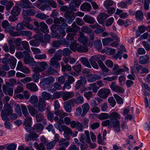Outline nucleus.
Instances as JSON below:
<instances>
[{
  "mask_svg": "<svg viewBox=\"0 0 150 150\" xmlns=\"http://www.w3.org/2000/svg\"><path fill=\"white\" fill-rule=\"evenodd\" d=\"M120 117V115L117 112L114 111L109 114V118L110 120H108L102 122L103 126H108L109 129L113 128L114 131L117 132H119L120 130V123L118 119Z\"/></svg>",
  "mask_w": 150,
  "mask_h": 150,
  "instance_id": "nucleus-1",
  "label": "nucleus"
},
{
  "mask_svg": "<svg viewBox=\"0 0 150 150\" xmlns=\"http://www.w3.org/2000/svg\"><path fill=\"white\" fill-rule=\"evenodd\" d=\"M4 110L1 111V117L4 120H9L7 117L8 115H10L13 112V110L11 105L8 103H6L4 105Z\"/></svg>",
  "mask_w": 150,
  "mask_h": 150,
  "instance_id": "nucleus-2",
  "label": "nucleus"
},
{
  "mask_svg": "<svg viewBox=\"0 0 150 150\" xmlns=\"http://www.w3.org/2000/svg\"><path fill=\"white\" fill-rule=\"evenodd\" d=\"M12 85L9 82H6V85H4L2 87L3 92L5 95H8L10 96H12L13 94V90L11 87Z\"/></svg>",
  "mask_w": 150,
  "mask_h": 150,
  "instance_id": "nucleus-3",
  "label": "nucleus"
},
{
  "mask_svg": "<svg viewBox=\"0 0 150 150\" xmlns=\"http://www.w3.org/2000/svg\"><path fill=\"white\" fill-rule=\"evenodd\" d=\"M110 93L109 89L104 88L100 90L98 92V95L101 98L105 99L108 97Z\"/></svg>",
  "mask_w": 150,
  "mask_h": 150,
  "instance_id": "nucleus-4",
  "label": "nucleus"
},
{
  "mask_svg": "<svg viewBox=\"0 0 150 150\" xmlns=\"http://www.w3.org/2000/svg\"><path fill=\"white\" fill-rule=\"evenodd\" d=\"M36 105L37 106L39 111L42 112L44 111L46 108L45 101L43 98L40 97L39 98L38 103Z\"/></svg>",
  "mask_w": 150,
  "mask_h": 150,
  "instance_id": "nucleus-5",
  "label": "nucleus"
},
{
  "mask_svg": "<svg viewBox=\"0 0 150 150\" xmlns=\"http://www.w3.org/2000/svg\"><path fill=\"white\" fill-rule=\"evenodd\" d=\"M110 87L112 90L116 93H123L125 91L123 88L117 85L114 82H112Z\"/></svg>",
  "mask_w": 150,
  "mask_h": 150,
  "instance_id": "nucleus-6",
  "label": "nucleus"
},
{
  "mask_svg": "<svg viewBox=\"0 0 150 150\" xmlns=\"http://www.w3.org/2000/svg\"><path fill=\"white\" fill-rule=\"evenodd\" d=\"M105 59V56L102 55H94L92 56L89 59L90 62H98H98L102 61L101 60L104 61Z\"/></svg>",
  "mask_w": 150,
  "mask_h": 150,
  "instance_id": "nucleus-7",
  "label": "nucleus"
},
{
  "mask_svg": "<svg viewBox=\"0 0 150 150\" xmlns=\"http://www.w3.org/2000/svg\"><path fill=\"white\" fill-rule=\"evenodd\" d=\"M21 6L22 8L26 9L32 8H34L32 4L28 0H21Z\"/></svg>",
  "mask_w": 150,
  "mask_h": 150,
  "instance_id": "nucleus-8",
  "label": "nucleus"
},
{
  "mask_svg": "<svg viewBox=\"0 0 150 150\" xmlns=\"http://www.w3.org/2000/svg\"><path fill=\"white\" fill-rule=\"evenodd\" d=\"M39 136L35 133H32L30 134H26L25 136V140L27 141H36Z\"/></svg>",
  "mask_w": 150,
  "mask_h": 150,
  "instance_id": "nucleus-9",
  "label": "nucleus"
},
{
  "mask_svg": "<svg viewBox=\"0 0 150 150\" xmlns=\"http://www.w3.org/2000/svg\"><path fill=\"white\" fill-rule=\"evenodd\" d=\"M109 17V16L105 13H100L98 16L97 21L100 24H103L105 19Z\"/></svg>",
  "mask_w": 150,
  "mask_h": 150,
  "instance_id": "nucleus-10",
  "label": "nucleus"
},
{
  "mask_svg": "<svg viewBox=\"0 0 150 150\" xmlns=\"http://www.w3.org/2000/svg\"><path fill=\"white\" fill-rule=\"evenodd\" d=\"M74 94L73 92H63L62 95V98L63 100L66 101L68 99L74 97Z\"/></svg>",
  "mask_w": 150,
  "mask_h": 150,
  "instance_id": "nucleus-11",
  "label": "nucleus"
},
{
  "mask_svg": "<svg viewBox=\"0 0 150 150\" xmlns=\"http://www.w3.org/2000/svg\"><path fill=\"white\" fill-rule=\"evenodd\" d=\"M83 101L84 98L81 96H79L76 99H72L69 100V103H75L78 105L83 103Z\"/></svg>",
  "mask_w": 150,
  "mask_h": 150,
  "instance_id": "nucleus-12",
  "label": "nucleus"
},
{
  "mask_svg": "<svg viewBox=\"0 0 150 150\" xmlns=\"http://www.w3.org/2000/svg\"><path fill=\"white\" fill-rule=\"evenodd\" d=\"M80 8L83 11L90 12L91 9V6L90 4L87 2H84L81 5Z\"/></svg>",
  "mask_w": 150,
  "mask_h": 150,
  "instance_id": "nucleus-13",
  "label": "nucleus"
},
{
  "mask_svg": "<svg viewBox=\"0 0 150 150\" xmlns=\"http://www.w3.org/2000/svg\"><path fill=\"white\" fill-rule=\"evenodd\" d=\"M36 13V11L33 9L24 10L23 11V15L26 17L27 16H34Z\"/></svg>",
  "mask_w": 150,
  "mask_h": 150,
  "instance_id": "nucleus-14",
  "label": "nucleus"
},
{
  "mask_svg": "<svg viewBox=\"0 0 150 150\" xmlns=\"http://www.w3.org/2000/svg\"><path fill=\"white\" fill-rule=\"evenodd\" d=\"M54 23L55 24H61V26L67 27V25L65 23L64 19L60 17L59 18H56L54 19Z\"/></svg>",
  "mask_w": 150,
  "mask_h": 150,
  "instance_id": "nucleus-15",
  "label": "nucleus"
},
{
  "mask_svg": "<svg viewBox=\"0 0 150 150\" xmlns=\"http://www.w3.org/2000/svg\"><path fill=\"white\" fill-rule=\"evenodd\" d=\"M88 77V81L90 82H94L97 80L100 79L101 78L100 75L92 74H89Z\"/></svg>",
  "mask_w": 150,
  "mask_h": 150,
  "instance_id": "nucleus-16",
  "label": "nucleus"
},
{
  "mask_svg": "<svg viewBox=\"0 0 150 150\" xmlns=\"http://www.w3.org/2000/svg\"><path fill=\"white\" fill-rule=\"evenodd\" d=\"M50 65L55 69H58L60 67V62H58L53 58H52L50 61Z\"/></svg>",
  "mask_w": 150,
  "mask_h": 150,
  "instance_id": "nucleus-17",
  "label": "nucleus"
},
{
  "mask_svg": "<svg viewBox=\"0 0 150 150\" xmlns=\"http://www.w3.org/2000/svg\"><path fill=\"white\" fill-rule=\"evenodd\" d=\"M40 29L42 32L48 34L49 32V30L48 29V26L44 22L40 23Z\"/></svg>",
  "mask_w": 150,
  "mask_h": 150,
  "instance_id": "nucleus-18",
  "label": "nucleus"
},
{
  "mask_svg": "<svg viewBox=\"0 0 150 150\" xmlns=\"http://www.w3.org/2000/svg\"><path fill=\"white\" fill-rule=\"evenodd\" d=\"M82 112L81 115L82 117H84L89 110L90 106L88 104L86 103L82 106Z\"/></svg>",
  "mask_w": 150,
  "mask_h": 150,
  "instance_id": "nucleus-19",
  "label": "nucleus"
},
{
  "mask_svg": "<svg viewBox=\"0 0 150 150\" xmlns=\"http://www.w3.org/2000/svg\"><path fill=\"white\" fill-rule=\"evenodd\" d=\"M26 87L28 89L33 92L36 91L38 89L36 84L33 83H30L26 85Z\"/></svg>",
  "mask_w": 150,
  "mask_h": 150,
  "instance_id": "nucleus-20",
  "label": "nucleus"
},
{
  "mask_svg": "<svg viewBox=\"0 0 150 150\" xmlns=\"http://www.w3.org/2000/svg\"><path fill=\"white\" fill-rule=\"evenodd\" d=\"M22 46L24 49L27 51L31 52L28 43L26 41H21V40L19 39V46Z\"/></svg>",
  "mask_w": 150,
  "mask_h": 150,
  "instance_id": "nucleus-21",
  "label": "nucleus"
},
{
  "mask_svg": "<svg viewBox=\"0 0 150 150\" xmlns=\"http://www.w3.org/2000/svg\"><path fill=\"white\" fill-rule=\"evenodd\" d=\"M59 142L58 146L59 147L65 148L68 146L70 144L69 142L67 141L66 139H62L59 141Z\"/></svg>",
  "mask_w": 150,
  "mask_h": 150,
  "instance_id": "nucleus-22",
  "label": "nucleus"
},
{
  "mask_svg": "<svg viewBox=\"0 0 150 150\" xmlns=\"http://www.w3.org/2000/svg\"><path fill=\"white\" fill-rule=\"evenodd\" d=\"M52 36L54 38H57V39H60L63 38L66 35V33L64 30H62V31H59L57 34L56 33L52 34Z\"/></svg>",
  "mask_w": 150,
  "mask_h": 150,
  "instance_id": "nucleus-23",
  "label": "nucleus"
},
{
  "mask_svg": "<svg viewBox=\"0 0 150 150\" xmlns=\"http://www.w3.org/2000/svg\"><path fill=\"white\" fill-rule=\"evenodd\" d=\"M54 114L57 115H59L60 119H63L65 117L68 116L67 113L61 110H58L54 112Z\"/></svg>",
  "mask_w": 150,
  "mask_h": 150,
  "instance_id": "nucleus-24",
  "label": "nucleus"
},
{
  "mask_svg": "<svg viewBox=\"0 0 150 150\" xmlns=\"http://www.w3.org/2000/svg\"><path fill=\"white\" fill-rule=\"evenodd\" d=\"M83 19L85 22L89 24H93L95 22L94 18L88 15H85Z\"/></svg>",
  "mask_w": 150,
  "mask_h": 150,
  "instance_id": "nucleus-25",
  "label": "nucleus"
},
{
  "mask_svg": "<svg viewBox=\"0 0 150 150\" xmlns=\"http://www.w3.org/2000/svg\"><path fill=\"white\" fill-rule=\"evenodd\" d=\"M149 59V56L147 55L142 56L140 57L139 62L142 64H144L147 62Z\"/></svg>",
  "mask_w": 150,
  "mask_h": 150,
  "instance_id": "nucleus-26",
  "label": "nucleus"
},
{
  "mask_svg": "<svg viewBox=\"0 0 150 150\" xmlns=\"http://www.w3.org/2000/svg\"><path fill=\"white\" fill-rule=\"evenodd\" d=\"M36 120L38 122H42L44 124L46 125L47 122L45 119L44 118L43 115L42 113H39L36 115Z\"/></svg>",
  "mask_w": 150,
  "mask_h": 150,
  "instance_id": "nucleus-27",
  "label": "nucleus"
},
{
  "mask_svg": "<svg viewBox=\"0 0 150 150\" xmlns=\"http://www.w3.org/2000/svg\"><path fill=\"white\" fill-rule=\"evenodd\" d=\"M39 101L38 97L35 95L31 96L29 100V102L32 105L35 106Z\"/></svg>",
  "mask_w": 150,
  "mask_h": 150,
  "instance_id": "nucleus-28",
  "label": "nucleus"
},
{
  "mask_svg": "<svg viewBox=\"0 0 150 150\" xmlns=\"http://www.w3.org/2000/svg\"><path fill=\"white\" fill-rule=\"evenodd\" d=\"M88 40V38L86 36H84L83 34H82L80 35V36L78 38V40L79 42L83 44H86Z\"/></svg>",
  "mask_w": 150,
  "mask_h": 150,
  "instance_id": "nucleus-29",
  "label": "nucleus"
},
{
  "mask_svg": "<svg viewBox=\"0 0 150 150\" xmlns=\"http://www.w3.org/2000/svg\"><path fill=\"white\" fill-rule=\"evenodd\" d=\"M17 62L16 59L13 57H11L10 58L8 64H9L11 69L15 68Z\"/></svg>",
  "mask_w": 150,
  "mask_h": 150,
  "instance_id": "nucleus-30",
  "label": "nucleus"
},
{
  "mask_svg": "<svg viewBox=\"0 0 150 150\" xmlns=\"http://www.w3.org/2000/svg\"><path fill=\"white\" fill-rule=\"evenodd\" d=\"M62 50H58L54 53V57L52 58H53L57 60L60 61L62 59Z\"/></svg>",
  "mask_w": 150,
  "mask_h": 150,
  "instance_id": "nucleus-31",
  "label": "nucleus"
},
{
  "mask_svg": "<svg viewBox=\"0 0 150 150\" xmlns=\"http://www.w3.org/2000/svg\"><path fill=\"white\" fill-rule=\"evenodd\" d=\"M51 36L50 35L46 34L44 35V40H42L41 42L42 43V45L45 46L46 45L47 43H49L50 40Z\"/></svg>",
  "mask_w": 150,
  "mask_h": 150,
  "instance_id": "nucleus-32",
  "label": "nucleus"
},
{
  "mask_svg": "<svg viewBox=\"0 0 150 150\" xmlns=\"http://www.w3.org/2000/svg\"><path fill=\"white\" fill-rule=\"evenodd\" d=\"M19 71L26 74H28L30 72V71L29 69L26 67H23L22 62L20 61H19Z\"/></svg>",
  "mask_w": 150,
  "mask_h": 150,
  "instance_id": "nucleus-33",
  "label": "nucleus"
},
{
  "mask_svg": "<svg viewBox=\"0 0 150 150\" xmlns=\"http://www.w3.org/2000/svg\"><path fill=\"white\" fill-rule=\"evenodd\" d=\"M28 109L30 114L33 116H35L38 114V111L33 106L29 105Z\"/></svg>",
  "mask_w": 150,
  "mask_h": 150,
  "instance_id": "nucleus-34",
  "label": "nucleus"
},
{
  "mask_svg": "<svg viewBox=\"0 0 150 150\" xmlns=\"http://www.w3.org/2000/svg\"><path fill=\"white\" fill-rule=\"evenodd\" d=\"M80 60L82 64L89 68H91V66L87 58L85 57H81Z\"/></svg>",
  "mask_w": 150,
  "mask_h": 150,
  "instance_id": "nucleus-35",
  "label": "nucleus"
},
{
  "mask_svg": "<svg viewBox=\"0 0 150 150\" xmlns=\"http://www.w3.org/2000/svg\"><path fill=\"white\" fill-rule=\"evenodd\" d=\"M62 67V70L63 72H65L67 71H70L71 70V66L68 64L64 65V63L62 62H61Z\"/></svg>",
  "mask_w": 150,
  "mask_h": 150,
  "instance_id": "nucleus-36",
  "label": "nucleus"
},
{
  "mask_svg": "<svg viewBox=\"0 0 150 150\" xmlns=\"http://www.w3.org/2000/svg\"><path fill=\"white\" fill-rule=\"evenodd\" d=\"M63 92H56L54 93L51 96V100H53L54 99H59L62 96Z\"/></svg>",
  "mask_w": 150,
  "mask_h": 150,
  "instance_id": "nucleus-37",
  "label": "nucleus"
},
{
  "mask_svg": "<svg viewBox=\"0 0 150 150\" xmlns=\"http://www.w3.org/2000/svg\"><path fill=\"white\" fill-rule=\"evenodd\" d=\"M55 144V141H52L50 142H48L45 145L46 149L47 150L52 149L54 147Z\"/></svg>",
  "mask_w": 150,
  "mask_h": 150,
  "instance_id": "nucleus-38",
  "label": "nucleus"
},
{
  "mask_svg": "<svg viewBox=\"0 0 150 150\" xmlns=\"http://www.w3.org/2000/svg\"><path fill=\"white\" fill-rule=\"evenodd\" d=\"M43 128V125L40 123H38L35 125L33 127L34 130L37 132H40L41 131Z\"/></svg>",
  "mask_w": 150,
  "mask_h": 150,
  "instance_id": "nucleus-39",
  "label": "nucleus"
},
{
  "mask_svg": "<svg viewBox=\"0 0 150 150\" xmlns=\"http://www.w3.org/2000/svg\"><path fill=\"white\" fill-rule=\"evenodd\" d=\"M77 51L79 52H87L88 50L86 46H82L81 44H79L77 45Z\"/></svg>",
  "mask_w": 150,
  "mask_h": 150,
  "instance_id": "nucleus-40",
  "label": "nucleus"
},
{
  "mask_svg": "<svg viewBox=\"0 0 150 150\" xmlns=\"http://www.w3.org/2000/svg\"><path fill=\"white\" fill-rule=\"evenodd\" d=\"M136 18L139 21H142L143 19V14L141 11L139 10L137 11L136 14Z\"/></svg>",
  "mask_w": 150,
  "mask_h": 150,
  "instance_id": "nucleus-41",
  "label": "nucleus"
},
{
  "mask_svg": "<svg viewBox=\"0 0 150 150\" xmlns=\"http://www.w3.org/2000/svg\"><path fill=\"white\" fill-rule=\"evenodd\" d=\"M42 96L44 100H51V96L50 93L45 91H44L42 93Z\"/></svg>",
  "mask_w": 150,
  "mask_h": 150,
  "instance_id": "nucleus-42",
  "label": "nucleus"
},
{
  "mask_svg": "<svg viewBox=\"0 0 150 150\" xmlns=\"http://www.w3.org/2000/svg\"><path fill=\"white\" fill-rule=\"evenodd\" d=\"M35 17L37 18L41 19L42 20H45L49 17V16L45 14L44 13H39L35 15Z\"/></svg>",
  "mask_w": 150,
  "mask_h": 150,
  "instance_id": "nucleus-43",
  "label": "nucleus"
},
{
  "mask_svg": "<svg viewBox=\"0 0 150 150\" xmlns=\"http://www.w3.org/2000/svg\"><path fill=\"white\" fill-rule=\"evenodd\" d=\"M68 102H65L64 104V108L65 111L68 112H70L72 111L71 105L68 103Z\"/></svg>",
  "mask_w": 150,
  "mask_h": 150,
  "instance_id": "nucleus-44",
  "label": "nucleus"
},
{
  "mask_svg": "<svg viewBox=\"0 0 150 150\" xmlns=\"http://www.w3.org/2000/svg\"><path fill=\"white\" fill-rule=\"evenodd\" d=\"M98 118L100 120L107 119L109 118V115L106 113H102L98 115Z\"/></svg>",
  "mask_w": 150,
  "mask_h": 150,
  "instance_id": "nucleus-45",
  "label": "nucleus"
},
{
  "mask_svg": "<svg viewBox=\"0 0 150 150\" xmlns=\"http://www.w3.org/2000/svg\"><path fill=\"white\" fill-rule=\"evenodd\" d=\"M79 28L78 26L76 25L74 28L68 27L66 30V32L69 33L70 32H74L75 33L77 32L79 30Z\"/></svg>",
  "mask_w": 150,
  "mask_h": 150,
  "instance_id": "nucleus-46",
  "label": "nucleus"
},
{
  "mask_svg": "<svg viewBox=\"0 0 150 150\" xmlns=\"http://www.w3.org/2000/svg\"><path fill=\"white\" fill-rule=\"evenodd\" d=\"M79 43H76V40H74V41L72 42L70 45V48L71 50L74 51H77V45Z\"/></svg>",
  "mask_w": 150,
  "mask_h": 150,
  "instance_id": "nucleus-47",
  "label": "nucleus"
},
{
  "mask_svg": "<svg viewBox=\"0 0 150 150\" xmlns=\"http://www.w3.org/2000/svg\"><path fill=\"white\" fill-rule=\"evenodd\" d=\"M30 96V94L26 91H24L23 94H19V99H22L24 98L25 99H28Z\"/></svg>",
  "mask_w": 150,
  "mask_h": 150,
  "instance_id": "nucleus-48",
  "label": "nucleus"
},
{
  "mask_svg": "<svg viewBox=\"0 0 150 150\" xmlns=\"http://www.w3.org/2000/svg\"><path fill=\"white\" fill-rule=\"evenodd\" d=\"M113 40L110 37L106 38L102 40L103 45H108L110 42L113 41Z\"/></svg>",
  "mask_w": 150,
  "mask_h": 150,
  "instance_id": "nucleus-49",
  "label": "nucleus"
},
{
  "mask_svg": "<svg viewBox=\"0 0 150 150\" xmlns=\"http://www.w3.org/2000/svg\"><path fill=\"white\" fill-rule=\"evenodd\" d=\"M98 64L103 71L106 72H108L109 69L105 66L102 61H99L98 62Z\"/></svg>",
  "mask_w": 150,
  "mask_h": 150,
  "instance_id": "nucleus-50",
  "label": "nucleus"
},
{
  "mask_svg": "<svg viewBox=\"0 0 150 150\" xmlns=\"http://www.w3.org/2000/svg\"><path fill=\"white\" fill-rule=\"evenodd\" d=\"M34 145L37 150H45V146L42 143L38 144L37 142H35Z\"/></svg>",
  "mask_w": 150,
  "mask_h": 150,
  "instance_id": "nucleus-51",
  "label": "nucleus"
},
{
  "mask_svg": "<svg viewBox=\"0 0 150 150\" xmlns=\"http://www.w3.org/2000/svg\"><path fill=\"white\" fill-rule=\"evenodd\" d=\"M76 35V34L75 33L68 34L67 36V40L69 42L71 41L70 42H74V40H76L74 39V36Z\"/></svg>",
  "mask_w": 150,
  "mask_h": 150,
  "instance_id": "nucleus-52",
  "label": "nucleus"
},
{
  "mask_svg": "<svg viewBox=\"0 0 150 150\" xmlns=\"http://www.w3.org/2000/svg\"><path fill=\"white\" fill-rule=\"evenodd\" d=\"M11 14L15 16H17L19 15V7L18 6H14L11 11Z\"/></svg>",
  "mask_w": 150,
  "mask_h": 150,
  "instance_id": "nucleus-53",
  "label": "nucleus"
},
{
  "mask_svg": "<svg viewBox=\"0 0 150 150\" xmlns=\"http://www.w3.org/2000/svg\"><path fill=\"white\" fill-rule=\"evenodd\" d=\"M94 45L95 48L98 50H100L102 46L100 40H96L94 42Z\"/></svg>",
  "mask_w": 150,
  "mask_h": 150,
  "instance_id": "nucleus-54",
  "label": "nucleus"
},
{
  "mask_svg": "<svg viewBox=\"0 0 150 150\" xmlns=\"http://www.w3.org/2000/svg\"><path fill=\"white\" fill-rule=\"evenodd\" d=\"M80 4L79 2L77 0H72L69 4V6L77 7Z\"/></svg>",
  "mask_w": 150,
  "mask_h": 150,
  "instance_id": "nucleus-55",
  "label": "nucleus"
},
{
  "mask_svg": "<svg viewBox=\"0 0 150 150\" xmlns=\"http://www.w3.org/2000/svg\"><path fill=\"white\" fill-rule=\"evenodd\" d=\"M40 74L39 73H35L33 75L32 77V81L36 83L38 82L40 79L39 76Z\"/></svg>",
  "mask_w": 150,
  "mask_h": 150,
  "instance_id": "nucleus-56",
  "label": "nucleus"
},
{
  "mask_svg": "<svg viewBox=\"0 0 150 150\" xmlns=\"http://www.w3.org/2000/svg\"><path fill=\"white\" fill-rule=\"evenodd\" d=\"M123 54V52L122 50L120 49L118 50V52L117 54L113 56V57L114 58L117 59H119L120 60L122 58V55Z\"/></svg>",
  "mask_w": 150,
  "mask_h": 150,
  "instance_id": "nucleus-57",
  "label": "nucleus"
},
{
  "mask_svg": "<svg viewBox=\"0 0 150 150\" xmlns=\"http://www.w3.org/2000/svg\"><path fill=\"white\" fill-rule=\"evenodd\" d=\"M32 35V33L30 31H19V36H31Z\"/></svg>",
  "mask_w": 150,
  "mask_h": 150,
  "instance_id": "nucleus-58",
  "label": "nucleus"
},
{
  "mask_svg": "<svg viewBox=\"0 0 150 150\" xmlns=\"http://www.w3.org/2000/svg\"><path fill=\"white\" fill-rule=\"evenodd\" d=\"M72 15V13L70 11H66L65 13L64 16L66 18H70L69 20V23H71L74 19V18L73 19H72V18H71Z\"/></svg>",
  "mask_w": 150,
  "mask_h": 150,
  "instance_id": "nucleus-59",
  "label": "nucleus"
},
{
  "mask_svg": "<svg viewBox=\"0 0 150 150\" xmlns=\"http://www.w3.org/2000/svg\"><path fill=\"white\" fill-rule=\"evenodd\" d=\"M30 45L33 46L38 47L40 44L39 41L35 39L31 40L29 42Z\"/></svg>",
  "mask_w": 150,
  "mask_h": 150,
  "instance_id": "nucleus-60",
  "label": "nucleus"
},
{
  "mask_svg": "<svg viewBox=\"0 0 150 150\" xmlns=\"http://www.w3.org/2000/svg\"><path fill=\"white\" fill-rule=\"evenodd\" d=\"M38 7L39 9L42 11L46 10H51V7L48 5H43L41 6H38Z\"/></svg>",
  "mask_w": 150,
  "mask_h": 150,
  "instance_id": "nucleus-61",
  "label": "nucleus"
},
{
  "mask_svg": "<svg viewBox=\"0 0 150 150\" xmlns=\"http://www.w3.org/2000/svg\"><path fill=\"white\" fill-rule=\"evenodd\" d=\"M32 121V118L30 117L26 116L24 121V125H31Z\"/></svg>",
  "mask_w": 150,
  "mask_h": 150,
  "instance_id": "nucleus-62",
  "label": "nucleus"
},
{
  "mask_svg": "<svg viewBox=\"0 0 150 150\" xmlns=\"http://www.w3.org/2000/svg\"><path fill=\"white\" fill-rule=\"evenodd\" d=\"M21 107L23 114L24 116L26 117V116H29V115L26 106L22 105H21Z\"/></svg>",
  "mask_w": 150,
  "mask_h": 150,
  "instance_id": "nucleus-63",
  "label": "nucleus"
},
{
  "mask_svg": "<svg viewBox=\"0 0 150 150\" xmlns=\"http://www.w3.org/2000/svg\"><path fill=\"white\" fill-rule=\"evenodd\" d=\"M37 63L43 71L46 69L47 67V64L46 62H38Z\"/></svg>",
  "mask_w": 150,
  "mask_h": 150,
  "instance_id": "nucleus-64",
  "label": "nucleus"
}]
</instances>
